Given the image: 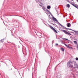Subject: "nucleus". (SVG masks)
<instances>
[{"label": "nucleus", "mask_w": 78, "mask_h": 78, "mask_svg": "<svg viewBox=\"0 0 78 78\" xmlns=\"http://www.w3.org/2000/svg\"><path fill=\"white\" fill-rule=\"evenodd\" d=\"M71 0L72 1V0Z\"/></svg>", "instance_id": "obj_31"}, {"label": "nucleus", "mask_w": 78, "mask_h": 78, "mask_svg": "<svg viewBox=\"0 0 78 78\" xmlns=\"http://www.w3.org/2000/svg\"><path fill=\"white\" fill-rule=\"evenodd\" d=\"M73 42L74 44H77V41H73Z\"/></svg>", "instance_id": "obj_16"}, {"label": "nucleus", "mask_w": 78, "mask_h": 78, "mask_svg": "<svg viewBox=\"0 0 78 78\" xmlns=\"http://www.w3.org/2000/svg\"><path fill=\"white\" fill-rule=\"evenodd\" d=\"M51 24H52V25H55V24H54L53 23H51Z\"/></svg>", "instance_id": "obj_25"}, {"label": "nucleus", "mask_w": 78, "mask_h": 78, "mask_svg": "<svg viewBox=\"0 0 78 78\" xmlns=\"http://www.w3.org/2000/svg\"><path fill=\"white\" fill-rule=\"evenodd\" d=\"M6 65H7V66H8V65H7V64H6Z\"/></svg>", "instance_id": "obj_29"}, {"label": "nucleus", "mask_w": 78, "mask_h": 78, "mask_svg": "<svg viewBox=\"0 0 78 78\" xmlns=\"http://www.w3.org/2000/svg\"><path fill=\"white\" fill-rule=\"evenodd\" d=\"M73 63L74 65H75V64H76V62H75L74 61H73L72 62L71 61H69L67 63V67H70V68L72 67L73 65H71V64H73Z\"/></svg>", "instance_id": "obj_1"}, {"label": "nucleus", "mask_w": 78, "mask_h": 78, "mask_svg": "<svg viewBox=\"0 0 78 78\" xmlns=\"http://www.w3.org/2000/svg\"><path fill=\"white\" fill-rule=\"evenodd\" d=\"M76 61H78V57H76Z\"/></svg>", "instance_id": "obj_20"}, {"label": "nucleus", "mask_w": 78, "mask_h": 78, "mask_svg": "<svg viewBox=\"0 0 78 78\" xmlns=\"http://www.w3.org/2000/svg\"><path fill=\"white\" fill-rule=\"evenodd\" d=\"M56 11H57H57H58L56 10Z\"/></svg>", "instance_id": "obj_30"}, {"label": "nucleus", "mask_w": 78, "mask_h": 78, "mask_svg": "<svg viewBox=\"0 0 78 78\" xmlns=\"http://www.w3.org/2000/svg\"><path fill=\"white\" fill-rule=\"evenodd\" d=\"M68 31V32H69V31Z\"/></svg>", "instance_id": "obj_33"}, {"label": "nucleus", "mask_w": 78, "mask_h": 78, "mask_svg": "<svg viewBox=\"0 0 78 78\" xmlns=\"http://www.w3.org/2000/svg\"><path fill=\"white\" fill-rule=\"evenodd\" d=\"M64 45H65V46H66V47L67 48H69V49H70L71 50H72V49H73V48H72V47L71 46H70V47L69 46L67 45V44L65 43L64 44Z\"/></svg>", "instance_id": "obj_3"}, {"label": "nucleus", "mask_w": 78, "mask_h": 78, "mask_svg": "<svg viewBox=\"0 0 78 78\" xmlns=\"http://www.w3.org/2000/svg\"><path fill=\"white\" fill-rule=\"evenodd\" d=\"M48 25L49 27H50V28H51V30H53L54 29V28H53V27L51 26L50 25Z\"/></svg>", "instance_id": "obj_7"}, {"label": "nucleus", "mask_w": 78, "mask_h": 78, "mask_svg": "<svg viewBox=\"0 0 78 78\" xmlns=\"http://www.w3.org/2000/svg\"><path fill=\"white\" fill-rule=\"evenodd\" d=\"M63 40H66V41H69L68 39H67L66 38H63Z\"/></svg>", "instance_id": "obj_19"}, {"label": "nucleus", "mask_w": 78, "mask_h": 78, "mask_svg": "<svg viewBox=\"0 0 78 78\" xmlns=\"http://www.w3.org/2000/svg\"><path fill=\"white\" fill-rule=\"evenodd\" d=\"M70 5L69 4H67L66 5V7L67 8H70Z\"/></svg>", "instance_id": "obj_10"}, {"label": "nucleus", "mask_w": 78, "mask_h": 78, "mask_svg": "<svg viewBox=\"0 0 78 78\" xmlns=\"http://www.w3.org/2000/svg\"><path fill=\"white\" fill-rule=\"evenodd\" d=\"M1 64H0V66L1 67Z\"/></svg>", "instance_id": "obj_28"}, {"label": "nucleus", "mask_w": 78, "mask_h": 78, "mask_svg": "<svg viewBox=\"0 0 78 78\" xmlns=\"http://www.w3.org/2000/svg\"><path fill=\"white\" fill-rule=\"evenodd\" d=\"M53 30V31H54V32H55V33H58V32H57V31H56V30H55V28Z\"/></svg>", "instance_id": "obj_9"}, {"label": "nucleus", "mask_w": 78, "mask_h": 78, "mask_svg": "<svg viewBox=\"0 0 78 78\" xmlns=\"http://www.w3.org/2000/svg\"><path fill=\"white\" fill-rule=\"evenodd\" d=\"M43 5H44V4L42 3H41V4H39V5L40 6H41V7H42V8L45 7L44 6H43Z\"/></svg>", "instance_id": "obj_4"}, {"label": "nucleus", "mask_w": 78, "mask_h": 78, "mask_svg": "<svg viewBox=\"0 0 78 78\" xmlns=\"http://www.w3.org/2000/svg\"><path fill=\"white\" fill-rule=\"evenodd\" d=\"M12 35L13 36V34H12Z\"/></svg>", "instance_id": "obj_26"}, {"label": "nucleus", "mask_w": 78, "mask_h": 78, "mask_svg": "<svg viewBox=\"0 0 78 78\" xmlns=\"http://www.w3.org/2000/svg\"><path fill=\"white\" fill-rule=\"evenodd\" d=\"M46 9L47 12H49V13H50V14H51V12H50V11H48V9Z\"/></svg>", "instance_id": "obj_17"}, {"label": "nucleus", "mask_w": 78, "mask_h": 78, "mask_svg": "<svg viewBox=\"0 0 78 78\" xmlns=\"http://www.w3.org/2000/svg\"><path fill=\"white\" fill-rule=\"evenodd\" d=\"M70 33H73V32L71 31L70 32Z\"/></svg>", "instance_id": "obj_24"}, {"label": "nucleus", "mask_w": 78, "mask_h": 78, "mask_svg": "<svg viewBox=\"0 0 78 78\" xmlns=\"http://www.w3.org/2000/svg\"><path fill=\"white\" fill-rule=\"evenodd\" d=\"M63 31L64 32L65 34H67V32L66 30H63Z\"/></svg>", "instance_id": "obj_11"}, {"label": "nucleus", "mask_w": 78, "mask_h": 78, "mask_svg": "<svg viewBox=\"0 0 78 78\" xmlns=\"http://www.w3.org/2000/svg\"><path fill=\"white\" fill-rule=\"evenodd\" d=\"M47 8L48 9H50L51 8V7L50 5H48L47 6Z\"/></svg>", "instance_id": "obj_13"}, {"label": "nucleus", "mask_w": 78, "mask_h": 78, "mask_svg": "<svg viewBox=\"0 0 78 78\" xmlns=\"http://www.w3.org/2000/svg\"><path fill=\"white\" fill-rule=\"evenodd\" d=\"M0 41L1 42H2V43H3V42H4V39H3L0 40Z\"/></svg>", "instance_id": "obj_15"}, {"label": "nucleus", "mask_w": 78, "mask_h": 78, "mask_svg": "<svg viewBox=\"0 0 78 78\" xmlns=\"http://www.w3.org/2000/svg\"><path fill=\"white\" fill-rule=\"evenodd\" d=\"M68 31V32H69V31Z\"/></svg>", "instance_id": "obj_32"}, {"label": "nucleus", "mask_w": 78, "mask_h": 78, "mask_svg": "<svg viewBox=\"0 0 78 78\" xmlns=\"http://www.w3.org/2000/svg\"><path fill=\"white\" fill-rule=\"evenodd\" d=\"M71 69L72 71H73V70H74V69H75V67H73H73H71V68H70V69Z\"/></svg>", "instance_id": "obj_8"}, {"label": "nucleus", "mask_w": 78, "mask_h": 78, "mask_svg": "<svg viewBox=\"0 0 78 78\" xmlns=\"http://www.w3.org/2000/svg\"><path fill=\"white\" fill-rule=\"evenodd\" d=\"M52 19H53V20L54 21V22H58V23H59L60 24V26L62 27H64V26H62L61 24H60L58 22L57 19H56V18H54V17H53V18H52Z\"/></svg>", "instance_id": "obj_2"}, {"label": "nucleus", "mask_w": 78, "mask_h": 78, "mask_svg": "<svg viewBox=\"0 0 78 78\" xmlns=\"http://www.w3.org/2000/svg\"><path fill=\"white\" fill-rule=\"evenodd\" d=\"M56 45H58V44L57 43L55 44Z\"/></svg>", "instance_id": "obj_23"}, {"label": "nucleus", "mask_w": 78, "mask_h": 78, "mask_svg": "<svg viewBox=\"0 0 78 78\" xmlns=\"http://www.w3.org/2000/svg\"><path fill=\"white\" fill-rule=\"evenodd\" d=\"M67 26L68 27H71V24L70 23H68L67 24Z\"/></svg>", "instance_id": "obj_5"}, {"label": "nucleus", "mask_w": 78, "mask_h": 78, "mask_svg": "<svg viewBox=\"0 0 78 78\" xmlns=\"http://www.w3.org/2000/svg\"><path fill=\"white\" fill-rule=\"evenodd\" d=\"M77 6V5H75L74 6V7H75V8H76V7Z\"/></svg>", "instance_id": "obj_22"}, {"label": "nucleus", "mask_w": 78, "mask_h": 78, "mask_svg": "<svg viewBox=\"0 0 78 78\" xmlns=\"http://www.w3.org/2000/svg\"><path fill=\"white\" fill-rule=\"evenodd\" d=\"M61 50L62 51H64V48H61Z\"/></svg>", "instance_id": "obj_12"}, {"label": "nucleus", "mask_w": 78, "mask_h": 78, "mask_svg": "<svg viewBox=\"0 0 78 78\" xmlns=\"http://www.w3.org/2000/svg\"><path fill=\"white\" fill-rule=\"evenodd\" d=\"M1 19H2V20H3V19L2 18V17H1Z\"/></svg>", "instance_id": "obj_27"}, {"label": "nucleus", "mask_w": 78, "mask_h": 78, "mask_svg": "<svg viewBox=\"0 0 78 78\" xmlns=\"http://www.w3.org/2000/svg\"><path fill=\"white\" fill-rule=\"evenodd\" d=\"M66 29H68V30H72V31H74V32H76V31L74 30L71 29H69V28H67L66 27H65Z\"/></svg>", "instance_id": "obj_6"}, {"label": "nucleus", "mask_w": 78, "mask_h": 78, "mask_svg": "<svg viewBox=\"0 0 78 78\" xmlns=\"http://www.w3.org/2000/svg\"><path fill=\"white\" fill-rule=\"evenodd\" d=\"M46 8L45 7H44L43 8H42V9H43V10H44V11H45V9H46Z\"/></svg>", "instance_id": "obj_18"}, {"label": "nucleus", "mask_w": 78, "mask_h": 78, "mask_svg": "<svg viewBox=\"0 0 78 78\" xmlns=\"http://www.w3.org/2000/svg\"><path fill=\"white\" fill-rule=\"evenodd\" d=\"M66 34H68V35H72V34L67 32Z\"/></svg>", "instance_id": "obj_14"}, {"label": "nucleus", "mask_w": 78, "mask_h": 78, "mask_svg": "<svg viewBox=\"0 0 78 78\" xmlns=\"http://www.w3.org/2000/svg\"><path fill=\"white\" fill-rule=\"evenodd\" d=\"M71 4L73 6H75V5H74V4H73L72 3Z\"/></svg>", "instance_id": "obj_21"}]
</instances>
